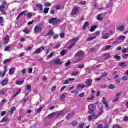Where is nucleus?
Masks as SVG:
<instances>
[{
    "label": "nucleus",
    "instance_id": "f257e3e1",
    "mask_svg": "<svg viewBox=\"0 0 128 128\" xmlns=\"http://www.w3.org/2000/svg\"><path fill=\"white\" fill-rule=\"evenodd\" d=\"M96 106L94 104H90L88 106V114H94V112H96Z\"/></svg>",
    "mask_w": 128,
    "mask_h": 128
},
{
    "label": "nucleus",
    "instance_id": "f03ea898",
    "mask_svg": "<svg viewBox=\"0 0 128 128\" xmlns=\"http://www.w3.org/2000/svg\"><path fill=\"white\" fill-rule=\"evenodd\" d=\"M34 32L36 34H40L42 32V28L40 25L36 26L34 29Z\"/></svg>",
    "mask_w": 128,
    "mask_h": 128
},
{
    "label": "nucleus",
    "instance_id": "7ed1b4c3",
    "mask_svg": "<svg viewBox=\"0 0 128 128\" xmlns=\"http://www.w3.org/2000/svg\"><path fill=\"white\" fill-rule=\"evenodd\" d=\"M2 4H3L0 7V10L2 14H6V12L4 10H6V6L7 4L6 2H2Z\"/></svg>",
    "mask_w": 128,
    "mask_h": 128
},
{
    "label": "nucleus",
    "instance_id": "20e7f679",
    "mask_svg": "<svg viewBox=\"0 0 128 128\" xmlns=\"http://www.w3.org/2000/svg\"><path fill=\"white\" fill-rule=\"evenodd\" d=\"M80 8H73L72 12L71 13V16H76V14H78V12H80Z\"/></svg>",
    "mask_w": 128,
    "mask_h": 128
},
{
    "label": "nucleus",
    "instance_id": "39448f33",
    "mask_svg": "<svg viewBox=\"0 0 128 128\" xmlns=\"http://www.w3.org/2000/svg\"><path fill=\"white\" fill-rule=\"evenodd\" d=\"M8 72V66H5L4 67V70L3 73L2 72H0V76L2 78H4L6 76V72Z\"/></svg>",
    "mask_w": 128,
    "mask_h": 128
},
{
    "label": "nucleus",
    "instance_id": "423d86ee",
    "mask_svg": "<svg viewBox=\"0 0 128 128\" xmlns=\"http://www.w3.org/2000/svg\"><path fill=\"white\" fill-rule=\"evenodd\" d=\"M86 87L88 88L90 86H92V80L90 79L87 80L86 82Z\"/></svg>",
    "mask_w": 128,
    "mask_h": 128
},
{
    "label": "nucleus",
    "instance_id": "0eeeda50",
    "mask_svg": "<svg viewBox=\"0 0 128 128\" xmlns=\"http://www.w3.org/2000/svg\"><path fill=\"white\" fill-rule=\"evenodd\" d=\"M106 98L105 97H104L102 98V102L104 104L105 106L106 110H110V106L108 105V102H106Z\"/></svg>",
    "mask_w": 128,
    "mask_h": 128
},
{
    "label": "nucleus",
    "instance_id": "6e6552de",
    "mask_svg": "<svg viewBox=\"0 0 128 128\" xmlns=\"http://www.w3.org/2000/svg\"><path fill=\"white\" fill-rule=\"evenodd\" d=\"M76 56H78L80 58H82L84 56V52H79L76 54Z\"/></svg>",
    "mask_w": 128,
    "mask_h": 128
},
{
    "label": "nucleus",
    "instance_id": "1a4fd4ad",
    "mask_svg": "<svg viewBox=\"0 0 128 128\" xmlns=\"http://www.w3.org/2000/svg\"><path fill=\"white\" fill-rule=\"evenodd\" d=\"M10 36L6 35L4 38V42L5 44H8L10 42Z\"/></svg>",
    "mask_w": 128,
    "mask_h": 128
},
{
    "label": "nucleus",
    "instance_id": "9d476101",
    "mask_svg": "<svg viewBox=\"0 0 128 128\" xmlns=\"http://www.w3.org/2000/svg\"><path fill=\"white\" fill-rule=\"evenodd\" d=\"M6 92H8L7 88H3L0 90V96H4Z\"/></svg>",
    "mask_w": 128,
    "mask_h": 128
},
{
    "label": "nucleus",
    "instance_id": "9b49d317",
    "mask_svg": "<svg viewBox=\"0 0 128 128\" xmlns=\"http://www.w3.org/2000/svg\"><path fill=\"white\" fill-rule=\"evenodd\" d=\"M110 38V34H103L102 36V40H108Z\"/></svg>",
    "mask_w": 128,
    "mask_h": 128
},
{
    "label": "nucleus",
    "instance_id": "f8f14e48",
    "mask_svg": "<svg viewBox=\"0 0 128 128\" xmlns=\"http://www.w3.org/2000/svg\"><path fill=\"white\" fill-rule=\"evenodd\" d=\"M7 84H8V80L6 78L2 80L1 84L2 86H6Z\"/></svg>",
    "mask_w": 128,
    "mask_h": 128
},
{
    "label": "nucleus",
    "instance_id": "ddd939ff",
    "mask_svg": "<svg viewBox=\"0 0 128 128\" xmlns=\"http://www.w3.org/2000/svg\"><path fill=\"white\" fill-rule=\"evenodd\" d=\"M124 26H118L117 28V30H120V32H124Z\"/></svg>",
    "mask_w": 128,
    "mask_h": 128
},
{
    "label": "nucleus",
    "instance_id": "4468645a",
    "mask_svg": "<svg viewBox=\"0 0 128 128\" xmlns=\"http://www.w3.org/2000/svg\"><path fill=\"white\" fill-rule=\"evenodd\" d=\"M12 46V45H8L4 48V52H10V48Z\"/></svg>",
    "mask_w": 128,
    "mask_h": 128
},
{
    "label": "nucleus",
    "instance_id": "2eb2a0df",
    "mask_svg": "<svg viewBox=\"0 0 128 128\" xmlns=\"http://www.w3.org/2000/svg\"><path fill=\"white\" fill-rule=\"evenodd\" d=\"M49 24H56V19L54 18H52V19H50V20H49Z\"/></svg>",
    "mask_w": 128,
    "mask_h": 128
},
{
    "label": "nucleus",
    "instance_id": "dca6fc26",
    "mask_svg": "<svg viewBox=\"0 0 128 128\" xmlns=\"http://www.w3.org/2000/svg\"><path fill=\"white\" fill-rule=\"evenodd\" d=\"M60 59H57L54 60V62L55 64L58 66V64H60Z\"/></svg>",
    "mask_w": 128,
    "mask_h": 128
},
{
    "label": "nucleus",
    "instance_id": "f3484780",
    "mask_svg": "<svg viewBox=\"0 0 128 128\" xmlns=\"http://www.w3.org/2000/svg\"><path fill=\"white\" fill-rule=\"evenodd\" d=\"M42 52V48H39L38 50H36L34 53V54H40Z\"/></svg>",
    "mask_w": 128,
    "mask_h": 128
},
{
    "label": "nucleus",
    "instance_id": "a211bd4d",
    "mask_svg": "<svg viewBox=\"0 0 128 128\" xmlns=\"http://www.w3.org/2000/svg\"><path fill=\"white\" fill-rule=\"evenodd\" d=\"M74 116V112H72L70 114H68V116H66V120H70V118H72Z\"/></svg>",
    "mask_w": 128,
    "mask_h": 128
},
{
    "label": "nucleus",
    "instance_id": "6ab92c4d",
    "mask_svg": "<svg viewBox=\"0 0 128 128\" xmlns=\"http://www.w3.org/2000/svg\"><path fill=\"white\" fill-rule=\"evenodd\" d=\"M90 26V23L88 22H86L83 26L82 30H86V28H88V26Z\"/></svg>",
    "mask_w": 128,
    "mask_h": 128
},
{
    "label": "nucleus",
    "instance_id": "aec40b11",
    "mask_svg": "<svg viewBox=\"0 0 128 128\" xmlns=\"http://www.w3.org/2000/svg\"><path fill=\"white\" fill-rule=\"evenodd\" d=\"M24 80H16V84H17L18 86H22V84H24Z\"/></svg>",
    "mask_w": 128,
    "mask_h": 128
},
{
    "label": "nucleus",
    "instance_id": "412c9836",
    "mask_svg": "<svg viewBox=\"0 0 128 128\" xmlns=\"http://www.w3.org/2000/svg\"><path fill=\"white\" fill-rule=\"evenodd\" d=\"M74 80V78H69L68 80H66L64 82V84H68L70 82H72Z\"/></svg>",
    "mask_w": 128,
    "mask_h": 128
},
{
    "label": "nucleus",
    "instance_id": "4be33fe9",
    "mask_svg": "<svg viewBox=\"0 0 128 128\" xmlns=\"http://www.w3.org/2000/svg\"><path fill=\"white\" fill-rule=\"evenodd\" d=\"M36 8H39V10H42V6H42V4H36Z\"/></svg>",
    "mask_w": 128,
    "mask_h": 128
},
{
    "label": "nucleus",
    "instance_id": "5701e85b",
    "mask_svg": "<svg viewBox=\"0 0 128 128\" xmlns=\"http://www.w3.org/2000/svg\"><path fill=\"white\" fill-rule=\"evenodd\" d=\"M86 88V85L81 86L80 84H79L77 86L76 89L79 90V88H82V90H84V88Z\"/></svg>",
    "mask_w": 128,
    "mask_h": 128
},
{
    "label": "nucleus",
    "instance_id": "b1692460",
    "mask_svg": "<svg viewBox=\"0 0 128 128\" xmlns=\"http://www.w3.org/2000/svg\"><path fill=\"white\" fill-rule=\"evenodd\" d=\"M54 35V30H50L48 33L46 34L45 36H53Z\"/></svg>",
    "mask_w": 128,
    "mask_h": 128
},
{
    "label": "nucleus",
    "instance_id": "393cba45",
    "mask_svg": "<svg viewBox=\"0 0 128 128\" xmlns=\"http://www.w3.org/2000/svg\"><path fill=\"white\" fill-rule=\"evenodd\" d=\"M16 110V106H14L11 109V111L10 112V116H12V114H14V110Z\"/></svg>",
    "mask_w": 128,
    "mask_h": 128
},
{
    "label": "nucleus",
    "instance_id": "a878e982",
    "mask_svg": "<svg viewBox=\"0 0 128 128\" xmlns=\"http://www.w3.org/2000/svg\"><path fill=\"white\" fill-rule=\"evenodd\" d=\"M120 66H122V68H126L128 66V65L126 64V62H122L119 64Z\"/></svg>",
    "mask_w": 128,
    "mask_h": 128
},
{
    "label": "nucleus",
    "instance_id": "bb28decb",
    "mask_svg": "<svg viewBox=\"0 0 128 128\" xmlns=\"http://www.w3.org/2000/svg\"><path fill=\"white\" fill-rule=\"evenodd\" d=\"M110 56V54H105L104 55L103 57L106 60H108Z\"/></svg>",
    "mask_w": 128,
    "mask_h": 128
},
{
    "label": "nucleus",
    "instance_id": "cd10ccee",
    "mask_svg": "<svg viewBox=\"0 0 128 128\" xmlns=\"http://www.w3.org/2000/svg\"><path fill=\"white\" fill-rule=\"evenodd\" d=\"M14 68H10V71H9V74L10 76H12V74H14Z\"/></svg>",
    "mask_w": 128,
    "mask_h": 128
},
{
    "label": "nucleus",
    "instance_id": "c85d7f7f",
    "mask_svg": "<svg viewBox=\"0 0 128 128\" xmlns=\"http://www.w3.org/2000/svg\"><path fill=\"white\" fill-rule=\"evenodd\" d=\"M98 28V26H92L90 30V32H94V30H96V28Z\"/></svg>",
    "mask_w": 128,
    "mask_h": 128
},
{
    "label": "nucleus",
    "instance_id": "c756f323",
    "mask_svg": "<svg viewBox=\"0 0 128 128\" xmlns=\"http://www.w3.org/2000/svg\"><path fill=\"white\" fill-rule=\"evenodd\" d=\"M11 60H12L10 59H6L4 62L3 64H9V62H10Z\"/></svg>",
    "mask_w": 128,
    "mask_h": 128
},
{
    "label": "nucleus",
    "instance_id": "7c9ffc66",
    "mask_svg": "<svg viewBox=\"0 0 128 128\" xmlns=\"http://www.w3.org/2000/svg\"><path fill=\"white\" fill-rule=\"evenodd\" d=\"M80 40V39L78 38H76L75 39H72V40H70V42H76Z\"/></svg>",
    "mask_w": 128,
    "mask_h": 128
},
{
    "label": "nucleus",
    "instance_id": "2f4dec72",
    "mask_svg": "<svg viewBox=\"0 0 128 128\" xmlns=\"http://www.w3.org/2000/svg\"><path fill=\"white\" fill-rule=\"evenodd\" d=\"M94 100V95H91V98H87L86 100L88 102H90V100Z\"/></svg>",
    "mask_w": 128,
    "mask_h": 128
},
{
    "label": "nucleus",
    "instance_id": "473e14b6",
    "mask_svg": "<svg viewBox=\"0 0 128 128\" xmlns=\"http://www.w3.org/2000/svg\"><path fill=\"white\" fill-rule=\"evenodd\" d=\"M71 44L69 47H68V50H72V48H74L76 46V42H71Z\"/></svg>",
    "mask_w": 128,
    "mask_h": 128
},
{
    "label": "nucleus",
    "instance_id": "72a5a7b5",
    "mask_svg": "<svg viewBox=\"0 0 128 128\" xmlns=\"http://www.w3.org/2000/svg\"><path fill=\"white\" fill-rule=\"evenodd\" d=\"M72 124L73 126L76 128V126H77L78 124V122L77 121H74L72 122Z\"/></svg>",
    "mask_w": 128,
    "mask_h": 128
},
{
    "label": "nucleus",
    "instance_id": "f704fd0d",
    "mask_svg": "<svg viewBox=\"0 0 128 128\" xmlns=\"http://www.w3.org/2000/svg\"><path fill=\"white\" fill-rule=\"evenodd\" d=\"M126 37L124 36H121L120 37L118 38V40L121 41V40H126Z\"/></svg>",
    "mask_w": 128,
    "mask_h": 128
},
{
    "label": "nucleus",
    "instance_id": "c9c22d12",
    "mask_svg": "<svg viewBox=\"0 0 128 128\" xmlns=\"http://www.w3.org/2000/svg\"><path fill=\"white\" fill-rule=\"evenodd\" d=\"M25 14H26V12H21L20 14L17 18V20H18V18H20V16H24Z\"/></svg>",
    "mask_w": 128,
    "mask_h": 128
},
{
    "label": "nucleus",
    "instance_id": "e433bc0d",
    "mask_svg": "<svg viewBox=\"0 0 128 128\" xmlns=\"http://www.w3.org/2000/svg\"><path fill=\"white\" fill-rule=\"evenodd\" d=\"M100 112L98 113V116H100L102 114V112H104V108H102V107H101L100 108Z\"/></svg>",
    "mask_w": 128,
    "mask_h": 128
},
{
    "label": "nucleus",
    "instance_id": "4c0bfd02",
    "mask_svg": "<svg viewBox=\"0 0 128 128\" xmlns=\"http://www.w3.org/2000/svg\"><path fill=\"white\" fill-rule=\"evenodd\" d=\"M8 122V118L4 117L1 121V122Z\"/></svg>",
    "mask_w": 128,
    "mask_h": 128
},
{
    "label": "nucleus",
    "instance_id": "58836bf2",
    "mask_svg": "<svg viewBox=\"0 0 128 128\" xmlns=\"http://www.w3.org/2000/svg\"><path fill=\"white\" fill-rule=\"evenodd\" d=\"M21 92H22L21 90H18L16 94L14 95L13 98H16V96H18V94H20Z\"/></svg>",
    "mask_w": 128,
    "mask_h": 128
},
{
    "label": "nucleus",
    "instance_id": "ea45409f",
    "mask_svg": "<svg viewBox=\"0 0 128 128\" xmlns=\"http://www.w3.org/2000/svg\"><path fill=\"white\" fill-rule=\"evenodd\" d=\"M96 37L90 38L87 40V42H92V40H96Z\"/></svg>",
    "mask_w": 128,
    "mask_h": 128
},
{
    "label": "nucleus",
    "instance_id": "a19ab883",
    "mask_svg": "<svg viewBox=\"0 0 128 128\" xmlns=\"http://www.w3.org/2000/svg\"><path fill=\"white\" fill-rule=\"evenodd\" d=\"M49 10H50V8H45L44 11V14H48Z\"/></svg>",
    "mask_w": 128,
    "mask_h": 128
},
{
    "label": "nucleus",
    "instance_id": "79ce46f5",
    "mask_svg": "<svg viewBox=\"0 0 128 128\" xmlns=\"http://www.w3.org/2000/svg\"><path fill=\"white\" fill-rule=\"evenodd\" d=\"M115 86L114 84H110L108 86V88L109 90H114Z\"/></svg>",
    "mask_w": 128,
    "mask_h": 128
},
{
    "label": "nucleus",
    "instance_id": "37998d69",
    "mask_svg": "<svg viewBox=\"0 0 128 128\" xmlns=\"http://www.w3.org/2000/svg\"><path fill=\"white\" fill-rule=\"evenodd\" d=\"M62 45L60 44H58V45L54 47V50H58V48H60V46Z\"/></svg>",
    "mask_w": 128,
    "mask_h": 128
},
{
    "label": "nucleus",
    "instance_id": "c03bdc74",
    "mask_svg": "<svg viewBox=\"0 0 128 128\" xmlns=\"http://www.w3.org/2000/svg\"><path fill=\"white\" fill-rule=\"evenodd\" d=\"M110 48H112L111 46H107L104 48V50H110Z\"/></svg>",
    "mask_w": 128,
    "mask_h": 128
},
{
    "label": "nucleus",
    "instance_id": "a18cd8bd",
    "mask_svg": "<svg viewBox=\"0 0 128 128\" xmlns=\"http://www.w3.org/2000/svg\"><path fill=\"white\" fill-rule=\"evenodd\" d=\"M60 54L62 56H66V50H63L61 52Z\"/></svg>",
    "mask_w": 128,
    "mask_h": 128
},
{
    "label": "nucleus",
    "instance_id": "49530a36",
    "mask_svg": "<svg viewBox=\"0 0 128 128\" xmlns=\"http://www.w3.org/2000/svg\"><path fill=\"white\" fill-rule=\"evenodd\" d=\"M79 72H74L71 74V76H76L78 74Z\"/></svg>",
    "mask_w": 128,
    "mask_h": 128
},
{
    "label": "nucleus",
    "instance_id": "de8ad7c7",
    "mask_svg": "<svg viewBox=\"0 0 128 128\" xmlns=\"http://www.w3.org/2000/svg\"><path fill=\"white\" fill-rule=\"evenodd\" d=\"M97 20H102V18L100 14H98L97 16Z\"/></svg>",
    "mask_w": 128,
    "mask_h": 128
},
{
    "label": "nucleus",
    "instance_id": "09e8293b",
    "mask_svg": "<svg viewBox=\"0 0 128 128\" xmlns=\"http://www.w3.org/2000/svg\"><path fill=\"white\" fill-rule=\"evenodd\" d=\"M93 120H96L98 118V116H96L95 114H92Z\"/></svg>",
    "mask_w": 128,
    "mask_h": 128
},
{
    "label": "nucleus",
    "instance_id": "8fccbe9b",
    "mask_svg": "<svg viewBox=\"0 0 128 128\" xmlns=\"http://www.w3.org/2000/svg\"><path fill=\"white\" fill-rule=\"evenodd\" d=\"M114 58H116L117 60H120L121 58L120 56H118V55H116L114 56Z\"/></svg>",
    "mask_w": 128,
    "mask_h": 128
},
{
    "label": "nucleus",
    "instance_id": "3c124183",
    "mask_svg": "<svg viewBox=\"0 0 128 128\" xmlns=\"http://www.w3.org/2000/svg\"><path fill=\"white\" fill-rule=\"evenodd\" d=\"M54 52H52L48 56V58H52L54 56Z\"/></svg>",
    "mask_w": 128,
    "mask_h": 128
},
{
    "label": "nucleus",
    "instance_id": "603ef678",
    "mask_svg": "<svg viewBox=\"0 0 128 128\" xmlns=\"http://www.w3.org/2000/svg\"><path fill=\"white\" fill-rule=\"evenodd\" d=\"M86 96V93L82 92L81 94H79L80 98H84Z\"/></svg>",
    "mask_w": 128,
    "mask_h": 128
},
{
    "label": "nucleus",
    "instance_id": "864d4df0",
    "mask_svg": "<svg viewBox=\"0 0 128 128\" xmlns=\"http://www.w3.org/2000/svg\"><path fill=\"white\" fill-rule=\"evenodd\" d=\"M24 32H25V34H30V30H28V28H26L24 30Z\"/></svg>",
    "mask_w": 128,
    "mask_h": 128
},
{
    "label": "nucleus",
    "instance_id": "5fc2aeb1",
    "mask_svg": "<svg viewBox=\"0 0 128 128\" xmlns=\"http://www.w3.org/2000/svg\"><path fill=\"white\" fill-rule=\"evenodd\" d=\"M27 90H32V86L30 85H27L26 86Z\"/></svg>",
    "mask_w": 128,
    "mask_h": 128
},
{
    "label": "nucleus",
    "instance_id": "6e6d98bb",
    "mask_svg": "<svg viewBox=\"0 0 128 128\" xmlns=\"http://www.w3.org/2000/svg\"><path fill=\"white\" fill-rule=\"evenodd\" d=\"M62 114H64V112L62 111H60L57 114V115L58 116H60Z\"/></svg>",
    "mask_w": 128,
    "mask_h": 128
},
{
    "label": "nucleus",
    "instance_id": "4d7b16f0",
    "mask_svg": "<svg viewBox=\"0 0 128 128\" xmlns=\"http://www.w3.org/2000/svg\"><path fill=\"white\" fill-rule=\"evenodd\" d=\"M88 120H89V122H90L92 120H94L92 115H90V116H88Z\"/></svg>",
    "mask_w": 128,
    "mask_h": 128
},
{
    "label": "nucleus",
    "instance_id": "13d9d810",
    "mask_svg": "<svg viewBox=\"0 0 128 128\" xmlns=\"http://www.w3.org/2000/svg\"><path fill=\"white\" fill-rule=\"evenodd\" d=\"M32 50V47H28L26 49H25L26 52H28L29 50Z\"/></svg>",
    "mask_w": 128,
    "mask_h": 128
},
{
    "label": "nucleus",
    "instance_id": "bf43d9fd",
    "mask_svg": "<svg viewBox=\"0 0 128 128\" xmlns=\"http://www.w3.org/2000/svg\"><path fill=\"white\" fill-rule=\"evenodd\" d=\"M122 80L124 82H126V80H128V76H124V77H122Z\"/></svg>",
    "mask_w": 128,
    "mask_h": 128
},
{
    "label": "nucleus",
    "instance_id": "052dcab7",
    "mask_svg": "<svg viewBox=\"0 0 128 128\" xmlns=\"http://www.w3.org/2000/svg\"><path fill=\"white\" fill-rule=\"evenodd\" d=\"M52 6V4L50 2H46V4H45V6L46 7H50Z\"/></svg>",
    "mask_w": 128,
    "mask_h": 128
},
{
    "label": "nucleus",
    "instance_id": "680f3d73",
    "mask_svg": "<svg viewBox=\"0 0 128 128\" xmlns=\"http://www.w3.org/2000/svg\"><path fill=\"white\" fill-rule=\"evenodd\" d=\"M120 100V97L118 96L117 98H115V99L114 100V102H118V100Z\"/></svg>",
    "mask_w": 128,
    "mask_h": 128
},
{
    "label": "nucleus",
    "instance_id": "e2e57ef3",
    "mask_svg": "<svg viewBox=\"0 0 128 128\" xmlns=\"http://www.w3.org/2000/svg\"><path fill=\"white\" fill-rule=\"evenodd\" d=\"M27 16H28V18H32V13H28L27 14Z\"/></svg>",
    "mask_w": 128,
    "mask_h": 128
},
{
    "label": "nucleus",
    "instance_id": "0e129e2a",
    "mask_svg": "<svg viewBox=\"0 0 128 128\" xmlns=\"http://www.w3.org/2000/svg\"><path fill=\"white\" fill-rule=\"evenodd\" d=\"M56 10H62V7H60V5H57V6H56Z\"/></svg>",
    "mask_w": 128,
    "mask_h": 128
},
{
    "label": "nucleus",
    "instance_id": "69168bd1",
    "mask_svg": "<svg viewBox=\"0 0 128 128\" xmlns=\"http://www.w3.org/2000/svg\"><path fill=\"white\" fill-rule=\"evenodd\" d=\"M54 113L51 114L48 116V118H54Z\"/></svg>",
    "mask_w": 128,
    "mask_h": 128
},
{
    "label": "nucleus",
    "instance_id": "338daca9",
    "mask_svg": "<svg viewBox=\"0 0 128 128\" xmlns=\"http://www.w3.org/2000/svg\"><path fill=\"white\" fill-rule=\"evenodd\" d=\"M78 68H84V66L82 64H80L78 66Z\"/></svg>",
    "mask_w": 128,
    "mask_h": 128
},
{
    "label": "nucleus",
    "instance_id": "774afa93",
    "mask_svg": "<svg viewBox=\"0 0 128 128\" xmlns=\"http://www.w3.org/2000/svg\"><path fill=\"white\" fill-rule=\"evenodd\" d=\"M113 128H122L118 125H114Z\"/></svg>",
    "mask_w": 128,
    "mask_h": 128
}]
</instances>
